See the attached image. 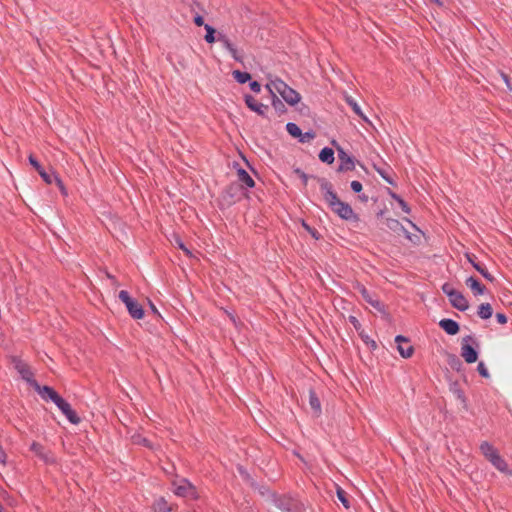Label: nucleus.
Wrapping results in <instances>:
<instances>
[{"instance_id":"nucleus-31","label":"nucleus","mask_w":512,"mask_h":512,"mask_svg":"<svg viewBox=\"0 0 512 512\" xmlns=\"http://www.w3.org/2000/svg\"><path fill=\"white\" fill-rule=\"evenodd\" d=\"M170 507L168 506V503L163 499L160 498L157 500L154 504V512H169Z\"/></svg>"},{"instance_id":"nucleus-5","label":"nucleus","mask_w":512,"mask_h":512,"mask_svg":"<svg viewBox=\"0 0 512 512\" xmlns=\"http://www.w3.org/2000/svg\"><path fill=\"white\" fill-rule=\"evenodd\" d=\"M119 299L125 304L132 318L139 320L144 317V310L142 306L137 301L132 299L127 291H120Z\"/></svg>"},{"instance_id":"nucleus-20","label":"nucleus","mask_w":512,"mask_h":512,"mask_svg":"<svg viewBox=\"0 0 512 512\" xmlns=\"http://www.w3.org/2000/svg\"><path fill=\"white\" fill-rule=\"evenodd\" d=\"M439 326L449 335H456L459 332V325L452 319H442Z\"/></svg>"},{"instance_id":"nucleus-21","label":"nucleus","mask_w":512,"mask_h":512,"mask_svg":"<svg viewBox=\"0 0 512 512\" xmlns=\"http://www.w3.org/2000/svg\"><path fill=\"white\" fill-rule=\"evenodd\" d=\"M480 451L489 462L499 454L498 450L486 441L480 444Z\"/></svg>"},{"instance_id":"nucleus-32","label":"nucleus","mask_w":512,"mask_h":512,"mask_svg":"<svg viewBox=\"0 0 512 512\" xmlns=\"http://www.w3.org/2000/svg\"><path fill=\"white\" fill-rule=\"evenodd\" d=\"M39 175L47 184H52L54 181L56 182V178H59L54 172L47 173L44 169L39 172Z\"/></svg>"},{"instance_id":"nucleus-30","label":"nucleus","mask_w":512,"mask_h":512,"mask_svg":"<svg viewBox=\"0 0 512 512\" xmlns=\"http://www.w3.org/2000/svg\"><path fill=\"white\" fill-rule=\"evenodd\" d=\"M204 29L206 30L205 41L207 43H214L216 41L215 29L209 24H205Z\"/></svg>"},{"instance_id":"nucleus-28","label":"nucleus","mask_w":512,"mask_h":512,"mask_svg":"<svg viewBox=\"0 0 512 512\" xmlns=\"http://www.w3.org/2000/svg\"><path fill=\"white\" fill-rule=\"evenodd\" d=\"M232 75L235 78V80L237 82H239L240 84H244V83L248 82L251 79V76H250L249 73L241 72L239 70L233 71Z\"/></svg>"},{"instance_id":"nucleus-50","label":"nucleus","mask_w":512,"mask_h":512,"mask_svg":"<svg viewBox=\"0 0 512 512\" xmlns=\"http://www.w3.org/2000/svg\"><path fill=\"white\" fill-rule=\"evenodd\" d=\"M501 77L504 80V82L506 83L508 90H512L508 76L504 73H501Z\"/></svg>"},{"instance_id":"nucleus-33","label":"nucleus","mask_w":512,"mask_h":512,"mask_svg":"<svg viewBox=\"0 0 512 512\" xmlns=\"http://www.w3.org/2000/svg\"><path fill=\"white\" fill-rule=\"evenodd\" d=\"M132 441H133V443H135V444L144 445V446L149 447V448H151V449H153V448H154V447L152 446V444L150 443V441H149L147 438H145V437H143V436H141V435H139V434H135V435H133V436H132Z\"/></svg>"},{"instance_id":"nucleus-43","label":"nucleus","mask_w":512,"mask_h":512,"mask_svg":"<svg viewBox=\"0 0 512 512\" xmlns=\"http://www.w3.org/2000/svg\"><path fill=\"white\" fill-rule=\"evenodd\" d=\"M250 88L255 93H259L261 91V85L257 81L250 82Z\"/></svg>"},{"instance_id":"nucleus-48","label":"nucleus","mask_w":512,"mask_h":512,"mask_svg":"<svg viewBox=\"0 0 512 512\" xmlns=\"http://www.w3.org/2000/svg\"><path fill=\"white\" fill-rule=\"evenodd\" d=\"M349 321L352 323V325L356 328V329H359L360 328V323L359 321L357 320V318L355 316H349Z\"/></svg>"},{"instance_id":"nucleus-37","label":"nucleus","mask_w":512,"mask_h":512,"mask_svg":"<svg viewBox=\"0 0 512 512\" xmlns=\"http://www.w3.org/2000/svg\"><path fill=\"white\" fill-rule=\"evenodd\" d=\"M175 243L177 244V246L183 250V252L187 255V256H192V253L191 251L185 246V244L182 242V240L180 238H176L175 239Z\"/></svg>"},{"instance_id":"nucleus-58","label":"nucleus","mask_w":512,"mask_h":512,"mask_svg":"<svg viewBox=\"0 0 512 512\" xmlns=\"http://www.w3.org/2000/svg\"><path fill=\"white\" fill-rule=\"evenodd\" d=\"M0 512H5L1 504H0Z\"/></svg>"},{"instance_id":"nucleus-53","label":"nucleus","mask_w":512,"mask_h":512,"mask_svg":"<svg viewBox=\"0 0 512 512\" xmlns=\"http://www.w3.org/2000/svg\"><path fill=\"white\" fill-rule=\"evenodd\" d=\"M431 2L435 3L438 6H442L441 0H430Z\"/></svg>"},{"instance_id":"nucleus-12","label":"nucleus","mask_w":512,"mask_h":512,"mask_svg":"<svg viewBox=\"0 0 512 512\" xmlns=\"http://www.w3.org/2000/svg\"><path fill=\"white\" fill-rule=\"evenodd\" d=\"M13 363L15 369L18 371L21 377L33 386V382L35 381L33 380V373L31 372L29 366L19 359H14Z\"/></svg>"},{"instance_id":"nucleus-55","label":"nucleus","mask_w":512,"mask_h":512,"mask_svg":"<svg viewBox=\"0 0 512 512\" xmlns=\"http://www.w3.org/2000/svg\"><path fill=\"white\" fill-rule=\"evenodd\" d=\"M229 316H230V319L233 321V323H235V324H236V319H235V317H234L233 315H229Z\"/></svg>"},{"instance_id":"nucleus-44","label":"nucleus","mask_w":512,"mask_h":512,"mask_svg":"<svg viewBox=\"0 0 512 512\" xmlns=\"http://www.w3.org/2000/svg\"><path fill=\"white\" fill-rule=\"evenodd\" d=\"M56 184L57 186L59 187L61 193L66 196L67 195V190L62 182V180L60 178H56Z\"/></svg>"},{"instance_id":"nucleus-51","label":"nucleus","mask_w":512,"mask_h":512,"mask_svg":"<svg viewBox=\"0 0 512 512\" xmlns=\"http://www.w3.org/2000/svg\"><path fill=\"white\" fill-rule=\"evenodd\" d=\"M149 307H150V309H151L153 314H155V315H157L159 317L161 316L159 311H158V309L156 308V306L151 301H149Z\"/></svg>"},{"instance_id":"nucleus-38","label":"nucleus","mask_w":512,"mask_h":512,"mask_svg":"<svg viewBox=\"0 0 512 512\" xmlns=\"http://www.w3.org/2000/svg\"><path fill=\"white\" fill-rule=\"evenodd\" d=\"M28 160L29 163L36 169L38 173L43 169V167L40 165V163L36 160V158L33 155H29Z\"/></svg>"},{"instance_id":"nucleus-35","label":"nucleus","mask_w":512,"mask_h":512,"mask_svg":"<svg viewBox=\"0 0 512 512\" xmlns=\"http://www.w3.org/2000/svg\"><path fill=\"white\" fill-rule=\"evenodd\" d=\"M392 198L398 202V204L400 205L401 209L405 213H407V214L410 213L411 210H410L408 204L400 196H398L397 194H392Z\"/></svg>"},{"instance_id":"nucleus-19","label":"nucleus","mask_w":512,"mask_h":512,"mask_svg":"<svg viewBox=\"0 0 512 512\" xmlns=\"http://www.w3.org/2000/svg\"><path fill=\"white\" fill-rule=\"evenodd\" d=\"M466 285L470 288L474 296L483 295L485 293V287L472 276L466 279Z\"/></svg>"},{"instance_id":"nucleus-7","label":"nucleus","mask_w":512,"mask_h":512,"mask_svg":"<svg viewBox=\"0 0 512 512\" xmlns=\"http://www.w3.org/2000/svg\"><path fill=\"white\" fill-rule=\"evenodd\" d=\"M332 145L336 147L339 159L338 172L352 171L355 169V161L353 157L347 154L344 149L337 144L336 141H332Z\"/></svg>"},{"instance_id":"nucleus-1","label":"nucleus","mask_w":512,"mask_h":512,"mask_svg":"<svg viewBox=\"0 0 512 512\" xmlns=\"http://www.w3.org/2000/svg\"><path fill=\"white\" fill-rule=\"evenodd\" d=\"M319 184L325 201L334 213L343 220H358L352 207L338 198L337 194L333 191L331 183L326 179H319Z\"/></svg>"},{"instance_id":"nucleus-46","label":"nucleus","mask_w":512,"mask_h":512,"mask_svg":"<svg viewBox=\"0 0 512 512\" xmlns=\"http://www.w3.org/2000/svg\"><path fill=\"white\" fill-rule=\"evenodd\" d=\"M496 320L500 324H506L507 323V317L503 313H497L496 314Z\"/></svg>"},{"instance_id":"nucleus-39","label":"nucleus","mask_w":512,"mask_h":512,"mask_svg":"<svg viewBox=\"0 0 512 512\" xmlns=\"http://www.w3.org/2000/svg\"><path fill=\"white\" fill-rule=\"evenodd\" d=\"M477 370L479 372V374L484 377V378H488L489 377V372H488V369L486 368V366L484 365L483 362H480L477 366Z\"/></svg>"},{"instance_id":"nucleus-56","label":"nucleus","mask_w":512,"mask_h":512,"mask_svg":"<svg viewBox=\"0 0 512 512\" xmlns=\"http://www.w3.org/2000/svg\"><path fill=\"white\" fill-rule=\"evenodd\" d=\"M360 199H361L362 201H367V196H365V195H364V196H360Z\"/></svg>"},{"instance_id":"nucleus-40","label":"nucleus","mask_w":512,"mask_h":512,"mask_svg":"<svg viewBox=\"0 0 512 512\" xmlns=\"http://www.w3.org/2000/svg\"><path fill=\"white\" fill-rule=\"evenodd\" d=\"M315 137V133L313 131H308L305 134H302L301 137H299L300 142H307L309 140H312Z\"/></svg>"},{"instance_id":"nucleus-45","label":"nucleus","mask_w":512,"mask_h":512,"mask_svg":"<svg viewBox=\"0 0 512 512\" xmlns=\"http://www.w3.org/2000/svg\"><path fill=\"white\" fill-rule=\"evenodd\" d=\"M53 403L59 408L66 400H64L59 394L54 395Z\"/></svg>"},{"instance_id":"nucleus-59","label":"nucleus","mask_w":512,"mask_h":512,"mask_svg":"<svg viewBox=\"0 0 512 512\" xmlns=\"http://www.w3.org/2000/svg\"><path fill=\"white\" fill-rule=\"evenodd\" d=\"M112 283H113L114 285H118V283H117V281H116V280H115V281H112Z\"/></svg>"},{"instance_id":"nucleus-23","label":"nucleus","mask_w":512,"mask_h":512,"mask_svg":"<svg viewBox=\"0 0 512 512\" xmlns=\"http://www.w3.org/2000/svg\"><path fill=\"white\" fill-rule=\"evenodd\" d=\"M345 101L347 104L352 108V110L366 123L371 124L370 120L367 118V116L362 112L360 106L358 103L349 95L345 96Z\"/></svg>"},{"instance_id":"nucleus-36","label":"nucleus","mask_w":512,"mask_h":512,"mask_svg":"<svg viewBox=\"0 0 512 512\" xmlns=\"http://www.w3.org/2000/svg\"><path fill=\"white\" fill-rule=\"evenodd\" d=\"M271 95H272V106L276 110L282 111L283 108H284V105H283L282 101L276 97V94L274 92Z\"/></svg>"},{"instance_id":"nucleus-13","label":"nucleus","mask_w":512,"mask_h":512,"mask_svg":"<svg viewBox=\"0 0 512 512\" xmlns=\"http://www.w3.org/2000/svg\"><path fill=\"white\" fill-rule=\"evenodd\" d=\"M234 167L236 168L237 179L241 183V187L242 188H253L255 186V182L252 179V177L249 175V173L245 169L239 167L238 164H235Z\"/></svg>"},{"instance_id":"nucleus-34","label":"nucleus","mask_w":512,"mask_h":512,"mask_svg":"<svg viewBox=\"0 0 512 512\" xmlns=\"http://www.w3.org/2000/svg\"><path fill=\"white\" fill-rule=\"evenodd\" d=\"M337 498L338 500L343 504V506L348 509L350 507L349 505V501L348 499L346 498V493L345 491L340 488V487H337Z\"/></svg>"},{"instance_id":"nucleus-11","label":"nucleus","mask_w":512,"mask_h":512,"mask_svg":"<svg viewBox=\"0 0 512 512\" xmlns=\"http://www.w3.org/2000/svg\"><path fill=\"white\" fill-rule=\"evenodd\" d=\"M217 40L219 42H221L223 47L229 51V53L231 54L232 58L235 61H237V62L243 61L242 55L239 53L238 49L235 47V45L229 40V38L226 35L219 33Z\"/></svg>"},{"instance_id":"nucleus-6","label":"nucleus","mask_w":512,"mask_h":512,"mask_svg":"<svg viewBox=\"0 0 512 512\" xmlns=\"http://www.w3.org/2000/svg\"><path fill=\"white\" fill-rule=\"evenodd\" d=\"M173 491L177 496L197 499L198 494L196 488L187 479H179L173 482Z\"/></svg>"},{"instance_id":"nucleus-42","label":"nucleus","mask_w":512,"mask_h":512,"mask_svg":"<svg viewBox=\"0 0 512 512\" xmlns=\"http://www.w3.org/2000/svg\"><path fill=\"white\" fill-rule=\"evenodd\" d=\"M351 189L355 192V193H360L362 191V184L359 182V181H352L351 184Z\"/></svg>"},{"instance_id":"nucleus-18","label":"nucleus","mask_w":512,"mask_h":512,"mask_svg":"<svg viewBox=\"0 0 512 512\" xmlns=\"http://www.w3.org/2000/svg\"><path fill=\"white\" fill-rule=\"evenodd\" d=\"M59 410L66 416V418L72 424H78L80 422V418L77 413L71 408V405L65 401L60 407Z\"/></svg>"},{"instance_id":"nucleus-22","label":"nucleus","mask_w":512,"mask_h":512,"mask_svg":"<svg viewBox=\"0 0 512 512\" xmlns=\"http://www.w3.org/2000/svg\"><path fill=\"white\" fill-rule=\"evenodd\" d=\"M490 463L501 473L511 475V471L509 470L508 464L506 461L498 454L496 457L491 459Z\"/></svg>"},{"instance_id":"nucleus-47","label":"nucleus","mask_w":512,"mask_h":512,"mask_svg":"<svg viewBox=\"0 0 512 512\" xmlns=\"http://www.w3.org/2000/svg\"><path fill=\"white\" fill-rule=\"evenodd\" d=\"M194 23H195V25H197V26H204V25H205V24H204V19H203V17H202L201 15H197V16H195V18H194Z\"/></svg>"},{"instance_id":"nucleus-17","label":"nucleus","mask_w":512,"mask_h":512,"mask_svg":"<svg viewBox=\"0 0 512 512\" xmlns=\"http://www.w3.org/2000/svg\"><path fill=\"white\" fill-rule=\"evenodd\" d=\"M34 389L39 393V395L46 401H53L54 395H58V393L49 386H40L37 382H33Z\"/></svg>"},{"instance_id":"nucleus-16","label":"nucleus","mask_w":512,"mask_h":512,"mask_svg":"<svg viewBox=\"0 0 512 512\" xmlns=\"http://www.w3.org/2000/svg\"><path fill=\"white\" fill-rule=\"evenodd\" d=\"M245 103L246 105L254 112L259 115H264L267 110V106L258 102L253 96L245 95Z\"/></svg>"},{"instance_id":"nucleus-24","label":"nucleus","mask_w":512,"mask_h":512,"mask_svg":"<svg viewBox=\"0 0 512 512\" xmlns=\"http://www.w3.org/2000/svg\"><path fill=\"white\" fill-rule=\"evenodd\" d=\"M319 159L327 164H332L334 162V151L329 147L323 148L319 153Z\"/></svg>"},{"instance_id":"nucleus-54","label":"nucleus","mask_w":512,"mask_h":512,"mask_svg":"<svg viewBox=\"0 0 512 512\" xmlns=\"http://www.w3.org/2000/svg\"><path fill=\"white\" fill-rule=\"evenodd\" d=\"M107 276H108L109 279H111V281H115V277L114 276H112L110 274H108Z\"/></svg>"},{"instance_id":"nucleus-52","label":"nucleus","mask_w":512,"mask_h":512,"mask_svg":"<svg viewBox=\"0 0 512 512\" xmlns=\"http://www.w3.org/2000/svg\"><path fill=\"white\" fill-rule=\"evenodd\" d=\"M301 178H302L303 182L306 184L307 178H308L307 175L305 173L301 172Z\"/></svg>"},{"instance_id":"nucleus-41","label":"nucleus","mask_w":512,"mask_h":512,"mask_svg":"<svg viewBox=\"0 0 512 512\" xmlns=\"http://www.w3.org/2000/svg\"><path fill=\"white\" fill-rule=\"evenodd\" d=\"M303 227L305 228L306 231H308L313 238L315 239H319V234L317 233V231L313 228H311L307 223L303 222L302 223Z\"/></svg>"},{"instance_id":"nucleus-2","label":"nucleus","mask_w":512,"mask_h":512,"mask_svg":"<svg viewBox=\"0 0 512 512\" xmlns=\"http://www.w3.org/2000/svg\"><path fill=\"white\" fill-rule=\"evenodd\" d=\"M265 87L270 94L278 93L291 106L296 105L301 100L300 94L279 78L269 80Z\"/></svg>"},{"instance_id":"nucleus-10","label":"nucleus","mask_w":512,"mask_h":512,"mask_svg":"<svg viewBox=\"0 0 512 512\" xmlns=\"http://www.w3.org/2000/svg\"><path fill=\"white\" fill-rule=\"evenodd\" d=\"M31 451L38 456L46 464L55 463V457L52 453L46 450L40 443L33 442L30 446Z\"/></svg>"},{"instance_id":"nucleus-57","label":"nucleus","mask_w":512,"mask_h":512,"mask_svg":"<svg viewBox=\"0 0 512 512\" xmlns=\"http://www.w3.org/2000/svg\"><path fill=\"white\" fill-rule=\"evenodd\" d=\"M379 173L382 175V178H384V179L388 180V179L385 177V175H383V173H382V172H380V171H379Z\"/></svg>"},{"instance_id":"nucleus-49","label":"nucleus","mask_w":512,"mask_h":512,"mask_svg":"<svg viewBox=\"0 0 512 512\" xmlns=\"http://www.w3.org/2000/svg\"><path fill=\"white\" fill-rule=\"evenodd\" d=\"M6 459H7V456L4 452V450L2 449V447L0 446V464L5 465Z\"/></svg>"},{"instance_id":"nucleus-9","label":"nucleus","mask_w":512,"mask_h":512,"mask_svg":"<svg viewBox=\"0 0 512 512\" xmlns=\"http://www.w3.org/2000/svg\"><path fill=\"white\" fill-rule=\"evenodd\" d=\"M395 342L397 350L403 358H410L413 355L414 348L406 337L398 335L395 337Z\"/></svg>"},{"instance_id":"nucleus-27","label":"nucleus","mask_w":512,"mask_h":512,"mask_svg":"<svg viewBox=\"0 0 512 512\" xmlns=\"http://www.w3.org/2000/svg\"><path fill=\"white\" fill-rule=\"evenodd\" d=\"M453 394L455 397L464 405V407L467 406V398L465 396V393L462 389H460L456 384H454L451 388Z\"/></svg>"},{"instance_id":"nucleus-26","label":"nucleus","mask_w":512,"mask_h":512,"mask_svg":"<svg viewBox=\"0 0 512 512\" xmlns=\"http://www.w3.org/2000/svg\"><path fill=\"white\" fill-rule=\"evenodd\" d=\"M309 403L314 412L319 414L321 411V404L316 394L312 391L309 394Z\"/></svg>"},{"instance_id":"nucleus-15","label":"nucleus","mask_w":512,"mask_h":512,"mask_svg":"<svg viewBox=\"0 0 512 512\" xmlns=\"http://www.w3.org/2000/svg\"><path fill=\"white\" fill-rule=\"evenodd\" d=\"M356 289L359 291L366 302H368L376 309L381 310L382 307L380 301L376 299L363 285L358 283L356 285Z\"/></svg>"},{"instance_id":"nucleus-8","label":"nucleus","mask_w":512,"mask_h":512,"mask_svg":"<svg viewBox=\"0 0 512 512\" xmlns=\"http://www.w3.org/2000/svg\"><path fill=\"white\" fill-rule=\"evenodd\" d=\"M473 338L471 336H467L463 339L462 346H461V356L464 358V360L471 364L477 361L478 359V352L474 347H472L468 342L472 341Z\"/></svg>"},{"instance_id":"nucleus-3","label":"nucleus","mask_w":512,"mask_h":512,"mask_svg":"<svg viewBox=\"0 0 512 512\" xmlns=\"http://www.w3.org/2000/svg\"><path fill=\"white\" fill-rule=\"evenodd\" d=\"M442 291L447 295L451 305L459 311H466L469 308L468 300L458 290L454 289L449 283L442 286Z\"/></svg>"},{"instance_id":"nucleus-29","label":"nucleus","mask_w":512,"mask_h":512,"mask_svg":"<svg viewBox=\"0 0 512 512\" xmlns=\"http://www.w3.org/2000/svg\"><path fill=\"white\" fill-rule=\"evenodd\" d=\"M286 130L291 136H293L295 138H299L302 136L301 129L295 123H292V122L287 123Z\"/></svg>"},{"instance_id":"nucleus-14","label":"nucleus","mask_w":512,"mask_h":512,"mask_svg":"<svg viewBox=\"0 0 512 512\" xmlns=\"http://www.w3.org/2000/svg\"><path fill=\"white\" fill-rule=\"evenodd\" d=\"M467 261L476 269L487 281L493 282L494 277L488 272V270L475 261V257L470 253H465Z\"/></svg>"},{"instance_id":"nucleus-4","label":"nucleus","mask_w":512,"mask_h":512,"mask_svg":"<svg viewBox=\"0 0 512 512\" xmlns=\"http://www.w3.org/2000/svg\"><path fill=\"white\" fill-rule=\"evenodd\" d=\"M274 505L282 512H303L304 505L298 499L291 496H277L273 500Z\"/></svg>"},{"instance_id":"nucleus-25","label":"nucleus","mask_w":512,"mask_h":512,"mask_svg":"<svg viewBox=\"0 0 512 512\" xmlns=\"http://www.w3.org/2000/svg\"><path fill=\"white\" fill-rule=\"evenodd\" d=\"M493 314L492 306L489 303H482L478 307V316L482 319H489Z\"/></svg>"}]
</instances>
